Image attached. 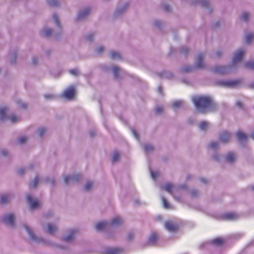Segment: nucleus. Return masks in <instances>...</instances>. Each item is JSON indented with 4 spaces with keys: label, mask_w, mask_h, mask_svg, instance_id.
Returning <instances> with one entry per match:
<instances>
[{
    "label": "nucleus",
    "mask_w": 254,
    "mask_h": 254,
    "mask_svg": "<svg viewBox=\"0 0 254 254\" xmlns=\"http://www.w3.org/2000/svg\"><path fill=\"white\" fill-rule=\"evenodd\" d=\"M192 100L197 111L200 113H205L215 108V104L210 97L198 96L193 98Z\"/></svg>",
    "instance_id": "obj_1"
},
{
    "label": "nucleus",
    "mask_w": 254,
    "mask_h": 254,
    "mask_svg": "<svg viewBox=\"0 0 254 254\" xmlns=\"http://www.w3.org/2000/svg\"><path fill=\"white\" fill-rule=\"evenodd\" d=\"M239 83V82L237 80H218L215 82L216 84L219 86L230 88H233L236 87L238 85Z\"/></svg>",
    "instance_id": "obj_2"
},
{
    "label": "nucleus",
    "mask_w": 254,
    "mask_h": 254,
    "mask_svg": "<svg viewBox=\"0 0 254 254\" xmlns=\"http://www.w3.org/2000/svg\"><path fill=\"white\" fill-rule=\"evenodd\" d=\"M232 66H230L217 65L213 67L211 70L214 73L223 74L229 72Z\"/></svg>",
    "instance_id": "obj_3"
},
{
    "label": "nucleus",
    "mask_w": 254,
    "mask_h": 254,
    "mask_svg": "<svg viewBox=\"0 0 254 254\" xmlns=\"http://www.w3.org/2000/svg\"><path fill=\"white\" fill-rule=\"evenodd\" d=\"M165 228L170 232H176L179 229V226L172 221H167L165 223Z\"/></svg>",
    "instance_id": "obj_4"
},
{
    "label": "nucleus",
    "mask_w": 254,
    "mask_h": 254,
    "mask_svg": "<svg viewBox=\"0 0 254 254\" xmlns=\"http://www.w3.org/2000/svg\"><path fill=\"white\" fill-rule=\"evenodd\" d=\"M244 53V51L243 49H239L235 53L232 61L233 66H235V64L241 61Z\"/></svg>",
    "instance_id": "obj_5"
},
{
    "label": "nucleus",
    "mask_w": 254,
    "mask_h": 254,
    "mask_svg": "<svg viewBox=\"0 0 254 254\" xmlns=\"http://www.w3.org/2000/svg\"><path fill=\"white\" fill-rule=\"evenodd\" d=\"M75 94V89L73 86H70L65 90L63 96L67 99H71L73 98Z\"/></svg>",
    "instance_id": "obj_6"
},
{
    "label": "nucleus",
    "mask_w": 254,
    "mask_h": 254,
    "mask_svg": "<svg viewBox=\"0 0 254 254\" xmlns=\"http://www.w3.org/2000/svg\"><path fill=\"white\" fill-rule=\"evenodd\" d=\"M3 221L7 225L13 226L15 221V216L13 214H9L2 218Z\"/></svg>",
    "instance_id": "obj_7"
},
{
    "label": "nucleus",
    "mask_w": 254,
    "mask_h": 254,
    "mask_svg": "<svg viewBox=\"0 0 254 254\" xmlns=\"http://www.w3.org/2000/svg\"><path fill=\"white\" fill-rule=\"evenodd\" d=\"M231 138V134L230 132L223 131L220 133L219 139L224 143L228 142Z\"/></svg>",
    "instance_id": "obj_8"
},
{
    "label": "nucleus",
    "mask_w": 254,
    "mask_h": 254,
    "mask_svg": "<svg viewBox=\"0 0 254 254\" xmlns=\"http://www.w3.org/2000/svg\"><path fill=\"white\" fill-rule=\"evenodd\" d=\"M203 54L200 53L197 55L196 60V65L197 68H203L204 67V64L203 63Z\"/></svg>",
    "instance_id": "obj_9"
},
{
    "label": "nucleus",
    "mask_w": 254,
    "mask_h": 254,
    "mask_svg": "<svg viewBox=\"0 0 254 254\" xmlns=\"http://www.w3.org/2000/svg\"><path fill=\"white\" fill-rule=\"evenodd\" d=\"M27 199L28 203L30 204L31 208L34 209L39 206V202L37 200H34L30 195H28Z\"/></svg>",
    "instance_id": "obj_10"
},
{
    "label": "nucleus",
    "mask_w": 254,
    "mask_h": 254,
    "mask_svg": "<svg viewBox=\"0 0 254 254\" xmlns=\"http://www.w3.org/2000/svg\"><path fill=\"white\" fill-rule=\"evenodd\" d=\"M224 219L228 220H234L238 218V216L236 213L233 212L225 213L223 214Z\"/></svg>",
    "instance_id": "obj_11"
},
{
    "label": "nucleus",
    "mask_w": 254,
    "mask_h": 254,
    "mask_svg": "<svg viewBox=\"0 0 254 254\" xmlns=\"http://www.w3.org/2000/svg\"><path fill=\"white\" fill-rule=\"evenodd\" d=\"M236 159V154L233 152L228 153L226 157V161L229 163H233Z\"/></svg>",
    "instance_id": "obj_12"
},
{
    "label": "nucleus",
    "mask_w": 254,
    "mask_h": 254,
    "mask_svg": "<svg viewBox=\"0 0 254 254\" xmlns=\"http://www.w3.org/2000/svg\"><path fill=\"white\" fill-rule=\"evenodd\" d=\"M192 3H199L204 7H207L209 5L208 0H191V4Z\"/></svg>",
    "instance_id": "obj_13"
},
{
    "label": "nucleus",
    "mask_w": 254,
    "mask_h": 254,
    "mask_svg": "<svg viewBox=\"0 0 254 254\" xmlns=\"http://www.w3.org/2000/svg\"><path fill=\"white\" fill-rule=\"evenodd\" d=\"M123 252L121 248H110L107 250V254H121Z\"/></svg>",
    "instance_id": "obj_14"
},
{
    "label": "nucleus",
    "mask_w": 254,
    "mask_h": 254,
    "mask_svg": "<svg viewBox=\"0 0 254 254\" xmlns=\"http://www.w3.org/2000/svg\"><path fill=\"white\" fill-rule=\"evenodd\" d=\"M236 136L238 139L241 142L245 141L248 137L247 135L246 134H245L244 133L242 132L241 131H238L237 132Z\"/></svg>",
    "instance_id": "obj_15"
},
{
    "label": "nucleus",
    "mask_w": 254,
    "mask_h": 254,
    "mask_svg": "<svg viewBox=\"0 0 254 254\" xmlns=\"http://www.w3.org/2000/svg\"><path fill=\"white\" fill-rule=\"evenodd\" d=\"M57 230V228L56 226L53 225L51 224H49L48 225L47 229L46 230V232L50 234H54Z\"/></svg>",
    "instance_id": "obj_16"
},
{
    "label": "nucleus",
    "mask_w": 254,
    "mask_h": 254,
    "mask_svg": "<svg viewBox=\"0 0 254 254\" xmlns=\"http://www.w3.org/2000/svg\"><path fill=\"white\" fill-rule=\"evenodd\" d=\"M80 178H81V176L79 174L75 175L73 177L66 176V177H65V178L64 179V182L65 184H67L70 180H73L74 181H78Z\"/></svg>",
    "instance_id": "obj_17"
},
{
    "label": "nucleus",
    "mask_w": 254,
    "mask_h": 254,
    "mask_svg": "<svg viewBox=\"0 0 254 254\" xmlns=\"http://www.w3.org/2000/svg\"><path fill=\"white\" fill-rule=\"evenodd\" d=\"M123 220L119 217L114 218L111 221L110 225L112 226H118L122 224Z\"/></svg>",
    "instance_id": "obj_18"
},
{
    "label": "nucleus",
    "mask_w": 254,
    "mask_h": 254,
    "mask_svg": "<svg viewBox=\"0 0 254 254\" xmlns=\"http://www.w3.org/2000/svg\"><path fill=\"white\" fill-rule=\"evenodd\" d=\"M158 239V235L155 233H152L149 238L148 243L149 244H154L157 242Z\"/></svg>",
    "instance_id": "obj_19"
},
{
    "label": "nucleus",
    "mask_w": 254,
    "mask_h": 254,
    "mask_svg": "<svg viewBox=\"0 0 254 254\" xmlns=\"http://www.w3.org/2000/svg\"><path fill=\"white\" fill-rule=\"evenodd\" d=\"M108 223L106 222H100L97 224L96 229L98 231L104 229L107 226Z\"/></svg>",
    "instance_id": "obj_20"
},
{
    "label": "nucleus",
    "mask_w": 254,
    "mask_h": 254,
    "mask_svg": "<svg viewBox=\"0 0 254 254\" xmlns=\"http://www.w3.org/2000/svg\"><path fill=\"white\" fill-rule=\"evenodd\" d=\"M90 9L87 8L83 11L80 12L78 15V19H80L86 16L90 13Z\"/></svg>",
    "instance_id": "obj_21"
},
{
    "label": "nucleus",
    "mask_w": 254,
    "mask_h": 254,
    "mask_svg": "<svg viewBox=\"0 0 254 254\" xmlns=\"http://www.w3.org/2000/svg\"><path fill=\"white\" fill-rule=\"evenodd\" d=\"M184 105V102L181 100L175 101L173 103L172 107L174 109H177L182 107Z\"/></svg>",
    "instance_id": "obj_22"
},
{
    "label": "nucleus",
    "mask_w": 254,
    "mask_h": 254,
    "mask_svg": "<svg viewBox=\"0 0 254 254\" xmlns=\"http://www.w3.org/2000/svg\"><path fill=\"white\" fill-rule=\"evenodd\" d=\"M224 241L221 238H216L210 242L212 245L220 246L224 243Z\"/></svg>",
    "instance_id": "obj_23"
},
{
    "label": "nucleus",
    "mask_w": 254,
    "mask_h": 254,
    "mask_svg": "<svg viewBox=\"0 0 254 254\" xmlns=\"http://www.w3.org/2000/svg\"><path fill=\"white\" fill-rule=\"evenodd\" d=\"M75 232H76L75 230H72L70 231L69 235L67 236L64 237L63 240L66 242H68V241H70L72 240L73 239L74 234H75Z\"/></svg>",
    "instance_id": "obj_24"
},
{
    "label": "nucleus",
    "mask_w": 254,
    "mask_h": 254,
    "mask_svg": "<svg viewBox=\"0 0 254 254\" xmlns=\"http://www.w3.org/2000/svg\"><path fill=\"white\" fill-rule=\"evenodd\" d=\"M254 38V33H250L247 34L245 37L246 43L247 44L250 43Z\"/></svg>",
    "instance_id": "obj_25"
},
{
    "label": "nucleus",
    "mask_w": 254,
    "mask_h": 254,
    "mask_svg": "<svg viewBox=\"0 0 254 254\" xmlns=\"http://www.w3.org/2000/svg\"><path fill=\"white\" fill-rule=\"evenodd\" d=\"M209 127V123L207 122H202L199 124V127L202 130H206Z\"/></svg>",
    "instance_id": "obj_26"
},
{
    "label": "nucleus",
    "mask_w": 254,
    "mask_h": 254,
    "mask_svg": "<svg viewBox=\"0 0 254 254\" xmlns=\"http://www.w3.org/2000/svg\"><path fill=\"white\" fill-rule=\"evenodd\" d=\"M9 200V197L7 194H3L1 196L0 202L2 204L7 203Z\"/></svg>",
    "instance_id": "obj_27"
},
{
    "label": "nucleus",
    "mask_w": 254,
    "mask_h": 254,
    "mask_svg": "<svg viewBox=\"0 0 254 254\" xmlns=\"http://www.w3.org/2000/svg\"><path fill=\"white\" fill-rule=\"evenodd\" d=\"M6 111L7 108L5 107H3L0 108V116L1 120L5 119Z\"/></svg>",
    "instance_id": "obj_28"
},
{
    "label": "nucleus",
    "mask_w": 254,
    "mask_h": 254,
    "mask_svg": "<svg viewBox=\"0 0 254 254\" xmlns=\"http://www.w3.org/2000/svg\"><path fill=\"white\" fill-rule=\"evenodd\" d=\"M24 228L26 230L30 237L33 239L36 240V237L33 233V232L32 231V230L30 229V228H29L27 225H23Z\"/></svg>",
    "instance_id": "obj_29"
},
{
    "label": "nucleus",
    "mask_w": 254,
    "mask_h": 254,
    "mask_svg": "<svg viewBox=\"0 0 254 254\" xmlns=\"http://www.w3.org/2000/svg\"><path fill=\"white\" fill-rule=\"evenodd\" d=\"M173 188L174 186L172 184L168 183L166 184V185L163 187V189L165 190L166 191H168V192L171 193Z\"/></svg>",
    "instance_id": "obj_30"
},
{
    "label": "nucleus",
    "mask_w": 254,
    "mask_h": 254,
    "mask_svg": "<svg viewBox=\"0 0 254 254\" xmlns=\"http://www.w3.org/2000/svg\"><path fill=\"white\" fill-rule=\"evenodd\" d=\"M219 146V143L218 142L213 141L209 144V147L213 150L217 149Z\"/></svg>",
    "instance_id": "obj_31"
},
{
    "label": "nucleus",
    "mask_w": 254,
    "mask_h": 254,
    "mask_svg": "<svg viewBox=\"0 0 254 254\" xmlns=\"http://www.w3.org/2000/svg\"><path fill=\"white\" fill-rule=\"evenodd\" d=\"M245 66L248 69L254 70V61H250L245 64Z\"/></svg>",
    "instance_id": "obj_32"
},
{
    "label": "nucleus",
    "mask_w": 254,
    "mask_h": 254,
    "mask_svg": "<svg viewBox=\"0 0 254 254\" xmlns=\"http://www.w3.org/2000/svg\"><path fill=\"white\" fill-rule=\"evenodd\" d=\"M39 181V178L38 177H36L34 180L32 182L30 183L29 185V187L30 188H35L37 186V184H38Z\"/></svg>",
    "instance_id": "obj_33"
},
{
    "label": "nucleus",
    "mask_w": 254,
    "mask_h": 254,
    "mask_svg": "<svg viewBox=\"0 0 254 254\" xmlns=\"http://www.w3.org/2000/svg\"><path fill=\"white\" fill-rule=\"evenodd\" d=\"M42 34L45 37H49L52 33V30L50 29H45L42 31Z\"/></svg>",
    "instance_id": "obj_34"
},
{
    "label": "nucleus",
    "mask_w": 254,
    "mask_h": 254,
    "mask_svg": "<svg viewBox=\"0 0 254 254\" xmlns=\"http://www.w3.org/2000/svg\"><path fill=\"white\" fill-rule=\"evenodd\" d=\"M48 3L51 6H56L59 5L57 0H48Z\"/></svg>",
    "instance_id": "obj_35"
},
{
    "label": "nucleus",
    "mask_w": 254,
    "mask_h": 254,
    "mask_svg": "<svg viewBox=\"0 0 254 254\" xmlns=\"http://www.w3.org/2000/svg\"><path fill=\"white\" fill-rule=\"evenodd\" d=\"M111 57L113 59H120L121 58V55L119 54V53L115 52V51H112L111 53Z\"/></svg>",
    "instance_id": "obj_36"
},
{
    "label": "nucleus",
    "mask_w": 254,
    "mask_h": 254,
    "mask_svg": "<svg viewBox=\"0 0 254 254\" xmlns=\"http://www.w3.org/2000/svg\"><path fill=\"white\" fill-rule=\"evenodd\" d=\"M249 17V13L247 12H244L241 15V19L247 21Z\"/></svg>",
    "instance_id": "obj_37"
},
{
    "label": "nucleus",
    "mask_w": 254,
    "mask_h": 254,
    "mask_svg": "<svg viewBox=\"0 0 254 254\" xmlns=\"http://www.w3.org/2000/svg\"><path fill=\"white\" fill-rule=\"evenodd\" d=\"M120 158V154L118 152H114L112 158V162H115L119 160Z\"/></svg>",
    "instance_id": "obj_38"
},
{
    "label": "nucleus",
    "mask_w": 254,
    "mask_h": 254,
    "mask_svg": "<svg viewBox=\"0 0 254 254\" xmlns=\"http://www.w3.org/2000/svg\"><path fill=\"white\" fill-rule=\"evenodd\" d=\"M145 152H148L153 150V147L149 144H145L144 146Z\"/></svg>",
    "instance_id": "obj_39"
},
{
    "label": "nucleus",
    "mask_w": 254,
    "mask_h": 254,
    "mask_svg": "<svg viewBox=\"0 0 254 254\" xmlns=\"http://www.w3.org/2000/svg\"><path fill=\"white\" fill-rule=\"evenodd\" d=\"M9 119L12 123H16L19 120L18 118L15 115H12L9 117Z\"/></svg>",
    "instance_id": "obj_40"
},
{
    "label": "nucleus",
    "mask_w": 254,
    "mask_h": 254,
    "mask_svg": "<svg viewBox=\"0 0 254 254\" xmlns=\"http://www.w3.org/2000/svg\"><path fill=\"white\" fill-rule=\"evenodd\" d=\"M191 197H196L199 195V191L195 189L191 190Z\"/></svg>",
    "instance_id": "obj_41"
},
{
    "label": "nucleus",
    "mask_w": 254,
    "mask_h": 254,
    "mask_svg": "<svg viewBox=\"0 0 254 254\" xmlns=\"http://www.w3.org/2000/svg\"><path fill=\"white\" fill-rule=\"evenodd\" d=\"M93 186V183L92 182H89L86 183L85 186V190H89Z\"/></svg>",
    "instance_id": "obj_42"
},
{
    "label": "nucleus",
    "mask_w": 254,
    "mask_h": 254,
    "mask_svg": "<svg viewBox=\"0 0 254 254\" xmlns=\"http://www.w3.org/2000/svg\"><path fill=\"white\" fill-rule=\"evenodd\" d=\"M27 137L25 136H21L18 139V142L20 144H23L27 141Z\"/></svg>",
    "instance_id": "obj_43"
},
{
    "label": "nucleus",
    "mask_w": 254,
    "mask_h": 254,
    "mask_svg": "<svg viewBox=\"0 0 254 254\" xmlns=\"http://www.w3.org/2000/svg\"><path fill=\"white\" fill-rule=\"evenodd\" d=\"M46 129L45 128L41 127V128H39V131H38L39 135L40 136H42L43 135V134L46 132Z\"/></svg>",
    "instance_id": "obj_44"
},
{
    "label": "nucleus",
    "mask_w": 254,
    "mask_h": 254,
    "mask_svg": "<svg viewBox=\"0 0 254 254\" xmlns=\"http://www.w3.org/2000/svg\"><path fill=\"white\" fill-rule=\"evenodd\" d=\"M53 19H54L55 23L57 25L59 26L60 25V21H59V20L58 19V17L57 15L56 14H54L53 15Z\"/></svg>",
    "instance_id": "obj_45"
},
{
    "label": "nucleus",
    "mask_w": 254,
    "mask_h": 254,
    "mask_svg": "<svg viewBox=\"0 0 254 254\" xmlns=\"http://www.w3.org/2000/svg\"><path fill=\"white\" fill-rule=\"evenodd\" d=\"M113 70L116 77H118V73L120 71V69L117 66H114L113 68Z\"/></svg>",
    "instance_id": "obj_46"
},
{
    "label": "nucleus",
    "mask_w": 254,
    "mask_h": 254,
    "mask_svg": "<svg viewBox=\"0 0 254 254\" xmlns=\"http://www.w3.org/2000/svg\"><path fill=\"white\" fill-rule=\"evenodd\" d=\"M162 202L163 203L164 206L166 208H169L170 207L169 204L167 202V201L165 199V198H162Z\"/></svg>",
    "instance_id": "obj_47"
},
{
    "label": "nucleus",
    "mask_w": 254,
    "mask_h": 254,
    "mask_svg": "<svg viewBox=\"0 0 254 254\" xmlns=\"http://www.w3.org/2000/svg\"><path fill=\"white\" fill-rule=\"evenodd\" d=\"M163 111L164 108L161 106H158L155 109V111L157 114H161L163 112Z\"/></svg>",
    "instance_id": "obj_48"
},
{
    "label": "nucleus",
    "mask_w": 254,
    "mask_h": 254,
    "mask_svg": "<svg viewBox=\"0 0 254 254\" xmlns=\"http://www.w3.org/2000/svg\"><path fill=\"white\" fill-rule=\"evenodd\" d=\"M190 67L189 65H188L187 66H184L182 68V71L184 73L188 72L190 71Z\"/></svg>",
    "instance_id": "obj_49"
},
{
    "label": "nucleus",
    "mask_w": 254,
    "mask_h": 254,
    "mask_svg": "<svg viewBox=\"0 0 254 254\" xmlns=\"http://www.w3.org/2000/svg\"><path fill=\"white\" fill-rule=\"evenodd\" d=\"M70 73L74 75H77L79 74V71L77 69H73L69 71Z\"/></svg>",
    "instance_id": "obj_50"
},
{
    "label": "nucleus",
    "mask_w": 254,
    "mask_h": 254,
    "mask_svg": "<svg viewBox=\"0 0 254 254\" xmlns=\"http://www.w3.org/2000/svg\"><path fill=\"white\" fill-rule=\"evenodd\" d=\"M222 55V52L220 50L216 51L215 53V57L217 58H219Z\"/></svg>",
    "instance_id": "obj_51"
},
{
    "label": "nucleus",
    "mask_w": 254,
    "mask_h": 254,
    "mask_svg": "<svg viewBox=\"0 0 254 254\" xmlns=\"http://www.w3.org/2000/svg\"><path fill=\"white\" fill-rule=\"evenodd\" d=\"M17 103L19 105V108L23 109L27 108V105L25 104L22 103L20 101H18Z\"/></svg>",
    "instance_id": "obj_52"
},
{
    "label": "nucleus",
    "mask_w": 254,
    "mask_h": 254,
    "mask_svg": "<svg viewBox=\"0 0 254 254\" xmlns=\"http://www.w3.org/2000/svg\"><path fill=\"white\" fill-rule=\"evenodd\" d=\"M159 176V173L157 172H152L151 177L153 179H155Z\"/></svg>",
    "instance_id": "obj_53"
},
{
    "label": "nucleus",
    "mask_w": 254,
    "mask_h": 254,
    "mask_svg": "<svg viewBox=\"0 0 254 254\" xmlns=\"http://www.w3.org/2000/svg\"><path fill=\"white\" fill-rule=\"evenodd\" d=\"M213 158L214 160H215L216 161H219V158H220V156H219V155L218 154H215L213 156Z\"/></svg>",
    "instance_id": "obj_54"
},
{
    "label": "nucleus",
    "mask_w": 254,
    "mask_h": 254,
    "mask_svg": "<svg viewBox=\"0 0 254 254\" xmlns=\"http://www.w3.org/2000/svg\"><path fill=\"white\" fill-rule=\"evenodd\" d=\"M200 180L203 184H207L208 182V180L205 178H201Z\"/></svg>",
    "instance_id": "obj_55"
},
{
    "label": "nucleus",
    "mask_w": 254,
    "mask_h": 254,
    "mask_svg": "<svg viewBox=\"0 0 254 254\" xmlns=\"http://www.w3.org/2000/svg\"><path fill=\"white\" fill-rule=\"evenodd\" d=\"M104 51V48L103 47H100L96 49V51L98 53H101Z\"/></svg>",
    "instance_id": "obj_56"
},
{
    "label": "nucleus",
    "mask_w": 254,
    "mask_h": 254,
    "mask_svg": "<svg viewBox=\"0 0 254 254\" xmlns=\"http://www.w3.org/2000/svg\"><path fill=\"white\" fill-rule=\"evenodd\" d=\"M164 9H165V10H166V11H169L170 9V7L169 5L168 4H164Z\"/></svg>",
    "instance_id": "obj_57"
},
{
    "label": "nucleus",
    "mask_w": 254,
    "mask_h": 254,
    "mask_svg": "<svg viewBox=\"0 0 254 254\" xmlns=\"http://www.w3.org/2000/svg\"><path fill=\"white\" fill-rule=\"evenodd\" d=\"M45 97L47 99H53L54 98V96L51 94H46Z\"/></svg>",
    "instance_id": "obj_58"
},
{
    "label": "nucleus",
    "mask_w": 254,
    "mask_h": 254,
    "mask_svg": "<svg viewBox=\"0 0 254 254\" xmlns=\"http://www.w3.org/2000/svg\"><path fill=\"white\" fill-rule=\"evenodd\" d=\"M236 105H237V106H238V107H239L240 108H242V107H243V104L240 101H237L236 103Z\"/></svg>",
    "instance_id": "obj_59"
},
{
    "label": "nucleus",
    "mask_w": 254,
    "mask_h": 254,
    "mask_svg": "<svg viewBox=\"0 0 254 254\" xmlns=\"http://www.w3.org/2000/svg\"><path fill=\"white\" fill-rule=\"evenodd\" d=\"M132 133H133V135H134L135 137L138 139L139 138V136H138L137 133L136 132V131L135 130H132Z\"/></svg>",
    "instance_id": "obj_60"
},
{
    "label": "nucleus",
    "mask_w": 254,
    "mask_h": 254,
    "mask_svg": "<svg viewBox=\"0 0 254 254\" xmlns=\"http://www.w3.org/2000/svg\"><path fill=\"white\" fill-rule=\"evenodd\" d=\"M93 36V35L90 34L87 36V39L89 41H92Z\"/></svg>",
    "instance_id": "obj_61"
},
{
    "label": "nucleus",
    "mask_w": 254,
    "mask_h": 254,
    "mask_svg": "<svg viewBox=\"0 0 254 254\" xmlns=\"http://www.w3.org/2000/svg\"><path fill=\"white\" fill-rule=\"evenodd\" d=\"M25 170L24 169H19L18 171V173L19 174V175H22L24 173Z\"/></svg>",
    "instance_id": "obj_62"
},
{
    "label": "nucleus",
    "mask_w": 254,
    "mask_h": 254,
    "mask_svg": "<svg viewBox=\"0 0 254 254\" xmlns=\"http://www.w3.org/2000/svg\"><path fill=\"white\" fill-rule=\"evenodd\" d=\"M7 151L6 150H3L1 151V154L3 156H6L7 154Z\"/></svg>",
    "instance_id": "obj_63"
},
{
    "label": "nucleus",
    "mask_w": 254,
    "mask_h": 254,
    "mask_svg": "<svg viewBox=\"0 0 254 254\" xmlns=\"http://www.w3.org/2000/svg\"><path fill=\"white\" fill-rule=\"evenodd\" d=\"M181 52L182 53L186 54V53H188V50L187 49H186V48H182Z\"/></svg>",
    "instance_id": "obj_64"
}]
</instances>
